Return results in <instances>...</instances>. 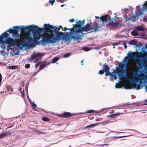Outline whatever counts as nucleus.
Segmentation results:
<instances>
[{
    "instance_id": "0e129e2a",
    "label": "nucleus",
    "mask_w": 147,
    "mask_h": 147,
    "mask_svg": "<svg viewBox=\"0 0 147 147\" xmlns=\"http://www.w3.org/2000/svg\"><path fill=\"white\" fill-rule=\"evenodd\" d=\"M139 6V5H138L136 7V9Z\"/></svg>"
},
{
    "instance_id": "58836bf2",
    "label": "nucleus",
    "mask_w": 147,
    "mask_h": 147,
    "mask_svg": "<svg viewBox=\"0 0 147 147\" xmlns=\"http://www.w3.org/2000/svg\"><path fill=\"white\" fill-rule=\"evenodd\" d=\"M21 44L23 46H25L26 44V42L24 41H22L21 42Z\"/></svg>"
},
{
    "instance_id": "774afa93",
    "label": "nucleus",
    "mask_w": 147,
    "mask_h": 147,
    "mask_svg": "<svg viewBox=\"0 0 147 147\" xmlns=\"http://www.w3.org/2000/svg\"><path fill=\"white\" fill-rule=\"evenodd\" d=\"M83 62V61H81V63H82Z\"/></svg>"
},
{
    "instance_id": "de8ad7c7",
    "label": "nucleus",
    "mask_w": 147,
    "mask_h": 147,
    "mask_svg": "<svg viewBox=\"0 0 147 147\" xmlns=\"http://www.w3.org/2000/svg\"><path fill=\"white\" fill-rule=\"evenodd\" d=\"M11 29H8L7 30V32H9V33H11ZM11 30H12V29H11Z\"/></svg>"
},
{
    "instance_id": "864d4df0",
    "label": "nucleus",
    "mask_w": 147,
    "mask_h": 147,
    "mask_svg": "<svg viewBox=\"0 0 147 147\" xmlns=\"http://www.w3.org/2000/svg\"><path fill=\"white\" fill-rule=\"evenodd\" d=\"M68 30L67 28L66 27L64 28V29L63 31H65Z\"/></svg>"
},
{
    "instance_id": "f03ea898",
    "label": "nucleus",
    "mask_w": 147,
    "mask_h": 147,
    "mask_svg": "<svg viewBox=\"0 0 147 147\" xmlns=\"http://www.w3.org/2000/svg\"><path fill=\"white\" fill-rule=\"evenodd\" d=\"M13 38L9 36L8 33L5 32L1 36L0 42H1L2 48L4 49H5L6 46L5 44H7V48H10L16 45L17 43V40L21 36L17 32H13L12 34Z\"/></svg>"
},
{
    "instance_id": "6e6552de",
    "label": "nucleus",
    "mask_w": 147,
    "mask_h": 147,
    "mask_svg": "<svg viewBox=\"0 0 147 147\" xmlns=\"http://www.w3.org/2000/svg\"><path fill=\"white\" fill-rule=\"evenodd\" d=\"M20 30L21 31H24L26 32H32V33L36 31L37 29L38 28L35 26L33 27L31 26H26V27H21Z\"/></svg>"
},
{
    "instance_id": "052dcab7",
    "label": "nucleus",
    "mask_w": 147,
    "mask_h": 147,
    "mask_svg": "<svg viewBox=\"0 0 147 147\" xmlns=\"http://www.w3.org/2000/svg\"><path fill=\"white\" fill-rule=\"evenodd\" d=\"M127 10V9H124V10L125 11L126 10Z\"/></svg>"
},
{
    "instance_id": "473e14b6",
    "label": "nucleus",
    "mask_w": 147,
    "mask_h": 147,
    "mask_svg": "<svg viewBox=\"0 0 147 147\" xmlns=\"http://www.w3.org/2000/svg\"><path fill=\"white\" fill-rule=\"evenodd\" d=\"M131 17H126L125 18V21L126 22H127V21H130V20H131Z\"/></svg>"
},
{
    "instance_id": "f3484780",
    "label": "nucleus",
    "mask_w": 147,
    "mask_h": 147,
    "mask_svg": "<svg viewBox=\"0 0 147 147\" xmlns=\"http://www.w3.org/2000/svg\"><path fill=\"white\" fill-rule=\"evenodd\" d=\"M142 51L143 53H146L147 54V45L145 44V47H142Z\"/></svg>"
},
{
    "instance_id": "c9c22d12",
    "label": "nucleus",
    "mask_w": 147,
    "mask_h": 147,
    "mask_svg": "<svg viewBox=\"0 0 147 147\" xmlns=\"http://www.w3.org/2000/svg\"><path fill=\"white\" fill-rule=\"evenodd\" d=\"M71 55V54L69 53H67L65 54L64 57L65 58H67L69 57Z\"/></svg>"
},
{
    "instance_id": "79ce46f5",
    "label": "nucleus",
    "mask_w": 147,
    "mask_h": 147,
    "mask_svg": "<svg viewBox=\"0 0 147 147\" xmlns=\"http://www.w3.org/2000/svg\"><path fill=\"white\" fill-rule=\"evenodd\" d=\"M74 21H75L74 19L72 18V19H70L69 20V22H74Z\"/></svg>"
},
{
    "instance_id": "4d7b16f0",
    "label": "nucleus",
    "mask_w": 147,
    "mask_h": 147,
    "mask_svg": "<svg viewBox=\"0 0 147 147\" xmlns=\"http://www.w3.org/2000/svg\"><path fill=\"white\" fill-rule=\"evenodd\" d=\"M114 45H117V43H115L114 44Z\"/></svg>"
},
{
    "instance_id": "a211bd4d",
    "label": "nucleus",
    "mask_w": 147,
    "mask_h": 147,
    "mask_svg": "<svg viewBox=\"0 0 147 147\" xmlns=\"http://www.w3.org/2000/svg\"><path fill=\"white\" fill-rule=\"evenodd\" d=\"M47 63L46 62H42L41 65H40L39 68V70L42 69L44 67H46V65Z\"/></svg>"
},
{
    "instance_id": "a878e982",
    "label": "nucleus",
    "mask_w": 147,
    "mask_h": 147,
    "mask_svg": "<svg viewBox=\"0 0 147 147\" xmlns=\"http://www.w3.org/2000/svg\"><path fill=\"white\" fill-rule=\"evenodd\" d=\"M58 60V57H55L52 60L51 63H56Z\"/></svg>"
},
{
    "instance_id": "c756f323",
    "label": "nucleus",
    "mask_w": 147,
    "mask_h": 147,
    "mask_svg": "<svg viewBox=\"0 0 147 147\" xmlns=\"http://www.w3.org/2000/svg\"><path fill=\"white\" fill-rule=\"evenodd\" d=\"M18 68V66L14 65L9 66V68L10 69H15Z\"/></svg>"
},
{
    "instance_id": "13d9d810",
    "label": "nucleus",
    "mask_w": 147,
    "mask_h": 147,
    "mask_svg": "<svg viewBox=\"0 0 147 147\" xmlns=\"http://www.w3.org/2000/svg\"><path fill=\"white\" fill-rule=\"evenodd\" d=\"M61 29L63 30L64 29H63V27L62 26V27H61Z\"/></svg>"
},
{
    "instance_id": "e2e57ef3",
    "label": "nucleus",
    "mask_w": 147,
    "mask_h": 147,
    "mask_svg": "<svg viewBox=\"0 0 147 147\" xmlns=\"http://www.w3.org/2000/svg\"><path fill=\"white\" fill-rule=\"evenodd\" d=\"M13 126V125H12V126H10V127H8V128H11V127H12Z\"/></svg>"
},
{
    "instance_id": "f257e3e1",
    "label": "nucleus",
    "mask_w": 147,
    "mask_h": 147,
    "mask_svg": "<svg viewBox=\"0 0 147 147\" xmlns=\"http://www.w3.org/2000/svg\"><path fill=\"white\" fill-rule=\"evenodd\" d=\"M44 28L51 30L53 29V31L46 30L45 32L47 35L42 37V43L48 42L49 43H55L61 40H65L66 41H68L69 38L67 37L64 33L56 30L57 27L55 26H53L49 24H45L44 25Z\"/></svg>"
},
{
    "instance_id": "338daca9",
    "label": "nucleus",
    "mask_w": 147,
    "mask_h": 147,
    "mask_svg": "<svg viewBox=\"0 0 147 147\" xmlns=\"http://www.w3.org/2000/svg\"><path fill=\"white\" fill-rule=\"evenodd\" d=\"M145 101L146 102H147V99Z\"/></svg>"
},
{
    "instance_id": "39448f33",
    "label": "nucleus",
    "mask_w": 147,
    "mask_h": 147,
    "mask_svg": "<svg viewBox=\"0 0 147 147\" xmlns=\"http://www.w3.org/2000/svg\"><path fill=\"white\" fill-rule=\"evenodd\" d=\"M42 31V29L40 28H38L37 29L36 32L32 33L33 37H31L29 35L27 37H26L25 35H23L21 36V38L24 40H27L28 43H29L30 42L32 41H33L34 43H31L30 44V46L32 47L34 46V44L37 45L39 43L38 40L42 37L41 33Z\"/></svg>"
},
{
    "instance_id": "20e7f679",
    "label": "nucleus",
    "mask_w": 147,
    "mask_h": 147,
    "mask_svg": "<svg viewBox=\"0 0 147 147\" xmlns=\"http://www.w3.org/2000/svg\"><path fill=\"white\" fill-rule=\"evenodd\" d=\"M92 27L90 26L89 24L88 23L84 27H79L78 28H69L68 30L70 31L69 34L71 37L73 39L78 40L81 38L82 32H88L91 30Z\"/></svg>"
},
{
    "instance_id": "37998d69",
    "label": "nucleus",
    "mask_w": 147,
    "mask_h": 147,
    "mask_svg": "<svg viewBox=\"0 0 147 147\" xmlns=\"http://www.w3.org/2000/svg\"><path fill=\"white\" fill-rule=\"evenodd\" d=\"M49 2L50 3L51 5H53V2L51 0H49Z\"/></svg>"
},
{
    "instance_id": "dca6fc26",
    "label": "nucleus",
    "mask_w": 147,
    "mask_h": 147,
    "mask_svg": "<svg viewBox=\"0 0 147 147\" xmlns=\"http://www.w3.org/2000/svg\"><path fill=\"white\" fill-rule=\"evenodd\" d=\"M21 26H14L13 28L12 29V30L13 32H18L19 31V29L20 30V28H21Z\"/></svg>"
},
{
    "instance_id": "49530a36",
    "label": "nucleus",
    "mask_w": 147,
    "mask_h": 147,
    "mask_svg": "<svg viewBox=\"0 0 147 147\" xmlns=\"http://www.w3.org/2000/svg\"><path fill=\"white\" fill-rule=\"evenodd\" d=\"M62 27L61 26H60L58 28H57V30L58 31H59L60 30V28Z\"/></svg>"
},
{
    "instance_id": "1a4fd4ad",
    "label": "nucleus",
    "mask_w": 147,
    "mask_h": 147,
    "mask_svg": "<svg viewBox=\"0 0 147 147\" xmlns=\"http://www.w3.org/2000/svg\"><path fill=\"white\" fill-rule=\"evenodd\" d=\"M95 18L98 19H100L99 22H102V25L105 26L104 22H106L108 21L111 20L113 21V18L111 19V17L109 15H107L104 16H102V17H99V16H95Z\"/></svg>"
},
{
    "instance_id": "603ef678",
    "label": "nucleus",
    "mask_w": 147,
    "mask_h": 147,
    "mask_svg": "<svg viewBox=\"0 0 147 147\" xmlns=\"http://www.w3.org/2000/svg\"><path fill=\"white\" fill-rule=\"evenodd\" d=\"M124 46L125 49L127 48V46L126 45L125 42L124 43Z\"/></svg>"
},
{
    "instance_id": "09e8293b",
    "label": "nucleus",
    "mask_w": 147,
    "mask_h": 147,
    "mask_svg": "<svg viewBox=\"0 0 147 147\" xmlns=\"http://www.w3.org/2000/svg\"><path fill=\"white\" fill-rule=\"evenodd\" d=\"M81 22H82V25H84V19L83 21H81Z\"/></svg>"
},
{
    "instance_id": "5fc2aeb1",
    "label": "nucleus",
    "mask_w": 147,
    "mask_h": 147,
    "mask_svg": "<svg viewBox=\"0 0 147 147\" xmlns=\"http://www.w3.org/2000/svg\"><path fill=\"white\" fill-rule=\"evenodd\" d=\"M116 88H121L120 87L118 86H116Z\"/></svg>"
},
{
    "instance_id": "cd10ccee",
    "label": "nucleus",
    "mask_w": 147,
    "mask_h": 147,
    "mask_svg": "<svg viewBox=\"0 0 147 147\" xmlns=\"http://www.w3.org/2000/svg\"><path fill=\"white\" fill-rule=\"evenodd\" d=\"M82 49L86 51H87L90 50V48L88 47H83L82 48Z\"/></svg>"
},
{
    "instance_id": "c03bdc74",
    "label": "nucleus",
    "mask_w": 147,
    "mask_h": 147,
    "mask_svg": "<svg viewBox=\"0 0 147 147\" xmlns=\"http://www.w3.org/2000/svg\"><path fill=\"white\" fill-rule=\"evenodd\" d=\"M32 105L34 107H37V105L35 103H32Z\"/></svg>"
},
{
    "instance_id": "f704fd0d",
    "label": "nucleus",
    "mask_w": 147,
    "mask_h": 147,
    "mask_svg": "<svg viewBox=\"0 0 147 147\" xmlns=\"http://www.w3.org/2000/svg\"><path fill=\"white\" fill-rule=\"evenodd\" d=\"M104 72L105 71L103 69L100 70L99 71L98 74L102 75L104 73Z\"/></svg>"
},
{
    "instance_id": "4be33fe9",
    "label": "nucleus",
    "mask_w": 147,
    "mask_h": 147,
    "mask_svg": "<svg viewBox=\"0 0 147 147\" xmlns=\"http://www.w3.org/2000/svg\"><path fill=\"white\" fill-rule=\"evenodd\" d=\"M99 26H96V27H92L91 28V30H93L95 32H97L98 30V28Z\"/></svg>"
},
{
    "instance_id": "4c0bfd02",
    "label": "nucleus",
    "mask_w": 147,
    "mask_h": 147,
    "mask_svg": "<svg viewBox=\"0 0 147 147\" xmlns=\"http://www.w3.org/2000/svg\"><path fill=\"white\" fill-rule=\"evenodd\" d=\"M30 67V64L28 63L26 64L25 65V67L26 68H28Z\"/></svg>"
},
{
    "instance_id": "b1692460",
    "label": "nucleus",
    "mask_w": 147,
    "mask_h": 147,
    "mask_svg": "<svg viewBox=\"0 0 147 147\" xmlns=\"http://www.w3.org/2000/svg\"><path fill=\"white\" fill-rule=\"evenodd\" d=\"M120 113H117L114 114H110L108 115L107 116L108 117H113L114 118V117L117 115L119 114Z\"/></svg>"
},
{
    "instance_id": "6ab92c4d",
    "label": "nucleus",
    "mask_w": 147,
    "mask_h": 147,
    "mask_svg": "<svg viewBox=\"0 0 147 147\" xmlns=\"http://www.w3.org/2000/svg\"><path fill=\"white\" fill-rule=\"evenodd\" d=\"M147 9V1H145V3L143 5L142 9H141L144 11L145 9L146 10Z\"/></svg>"
},
{
    "instance_id": "aec40b11",
    "label": "nucleus",
    "mask_w": 147,
    "mask_h": 147,
    "mask_svg": "<svg viewBox=\"0 0 147 147\" xmlns=\"http://www.w3.org/2000/svg\"><path fill=\"white\" fill-rule=\"evenodd\" d=\"M138 32L136 30H133L131 32V34L133 36H136L138 35Z\"/></svg>"
},
{
    "instance_id": "c85d7f7f",
    "label": "nucleus",
    "mask_w": 147,
    "mask_h": 147,
    "mask_svg": "<svg viewBox=\"0 0 147 147\" xmlns=\"http://www.w3.org/2000/svg\"><path fill=\"white\" fill-rule=\"evenodd\" d=\"M93 112H95L96 113H98L99 112L97 111H95L93 110H90L88 111L87 113H92Z\"/></svg>"
},
{
    "instance_id": "7ed1b4c3",
    "label": "nucleus",
    "mask_w": 147,
    "mask_h": 147,
    "mask_svg": "<svg viewBox=\"0 0 147 147\" xmlns=\"http://www.w3.org/2000/svg\"><path fill=\"white\" fill-rule=\"evenodd\" d=\"M119 68H117V69H114L113 72H111L109 71H108L105 72V75L106 76H110L111 78L114 73L117 74V75L119 77L120 80L122 81L124 78H126L127 80H130V81H134L135 79L133 78H129L125 72V69L123 68L125 65L122 63H118Z\"/></svg>"
},
{
    "instance_id": "a19ab883",
    "label": "nucleus",
    "mask_w": 147,
    "mask_h": 147,
    "mask_svg": "<svg viewBox=\"0 0 147 147\" xmlns=\"http://www.w3.org/2000/svg\"><path fill=\"white\" fill-rule=\"evenodd\" d=\"M109 123V121H106L102 123H103L104 125H105L108 124Z\"/></svg>"
},
{
    "instance_id": "7c9ffc66",
    "label": "nucleus",
    "mask_w": 147,
    "mask_h": 147,
    "mask_svg": "<svg viewBox=\"0 0 147 147\" xmlns=\"http://www.w3.org/2000/svg\"><path fill=\"white\" fill-rule=\"evenodd\" d=\"M136 43V41L135 40H131L129 43L130 44L135 45Z\"/></svg>"
},
{
    "instance_id": "72a5a7b5",
    "label": "nucleus",
    "mask_w": 147,
    "mask_h": 147,
    "mask_svg": "<svg viewBox=\"0 0 147 147\" xmlns=\"http://www.w3.org/2000/svg\"><path fill=\"white\" fill-rule=\"evenodd\" d=\"M117 74L114 73L111 78H113L115 80H116L117 78L116 76V75Z\"/></svg>"
},
{
    "instance_id": "2eb2a0df",
    "label": "nucleus",
    "mask_w": 147,
    "mask_h": 147,
    "mask_svg": "<svg viewBox=\"0 0 147 147\" xmlns=\"http://www.w3.org/2000/svg\"><path fill=\"white\" fill-rule=\"evenodd\" d=\"M41 55V54L39 53H37L36 54L33 55L31 56V59L32 60H34L37 57H39Z\"/></svg>"
},
{
    "instance_id": "393cba45",
    "label": "nucleus",
    "mask_w": 147,
    "mask_h": 147,
    "mask_svg": "<svg viewBox=\"0 0 147 147\" xmlns=\"http://www.w3.org/2000/svg\"><path fill=\"white\" fill-rule=\"evenodd\" d=\"M8 136V134L6 133H4L3 134H0V139H2L3 138L7 136Z\"/></svg>"
},
{
    "instance_id": "bf43d9fd",
    "label": "nucleus",
    "mask_w": 147,
    "mask_h": 147,
    "mask_svg": "<svg viewBox=\"0 0 147 147\" xmlns=\"http://www.w3.org/2000/svg\"><path fill=\"white\" fill-rule=\"evenodd\" d=\"M143 20L144 21H145V18H143Z\"/></svg>"
},
{
    "instance_id": "9d476101",
    "label": "nucleus",
    "mask_w": 147,
    "mask_h": 147,
    "mask_svg": "<svg viewBox=\"0 0 147 147\" xmlns=\"http://www.w3.org/2000/svg\"><path fill=\"white\" fill-rule=\"evenodd\" d=\"M127 56L128 57H125L124 58V60H123V61L122 62V63H123L124 62H125V66H126V64L128 63L129 59H132L135 58L140 59L142 58V57L138 56L136 54H133L131 52H130V53L128 54Z\"/></svg>"
},
{
    "instance_id": "2f4dec72",
    "label": "nucleus",
    "mask_w": 147,
    "mask_h": 147,
    "mask_svg": "<svg viewBox=\"0 0 147 147\" xmlns=\"http://www.w3.org/2000/svg\"><path fill=\"white\" fill-rule=\"evenodd\" d=\"M42 120L44 121H47L49 120V119L47 117H42Z\"/></svg>"
},
{
    "instance_id": "e433bc0d",
    "label": "nucleus",
    "mask_w": 147,
    "mask_h": 147,
    "mask_svg": "<svg viewBox=\"0 0 147 147\" xmlns=\"http://www.w3.org/2000/svg\"><path fill=\"white\" fill-rule=\"evenodd\" d=\"M38 132V135H39L42 134H46V132H44L40 131H39Z\"/></svg>"
},
{
    "instance_id": "ea45409f",
    "label": "nucleus",
    "mask_w": 147,
    "mask_h": 147,
    "mask_svg": "<svg viewBox=\"0 0 147 147\" xmlns=\"http://www.w3.org/2000/svg\"><path fill=\"white\" fill-rule=\"evenodd\" d=\"M56 1L58 2H60L61 3H63L65 2V1H67V0H56Z\"/></svg>"
},
{
    "instance_id": "5701e85b",
    "label": "nucleus",
    "mask_w": 147,
    "mask_h": 147,
    "mask_svg": "<svg viewBox=\"0 0 147 147\" xmlns=\"http://www.w3.org/2000/svg\"><path fill=\"white\" fill-rule=\"evenodd\" d=\"M136 30L138 31H144V29L141 26H137L136 27Z\"/></svg>"
},
{
    "instance_id": "f8f14e48",
    "label": "nucleus",
    "mask_w": 147,
    "mask_h": 147,
    "mask_svg": "<svg viewBox=\"0 0 147 147\" xmlns=\"http://www.w3.org/2000/svg\"><path fill=\"white\" fill-rule=\"evenodd\" d=\"M118 18H116V17L115 16V21H116V22H111L107 24V26H114L115 27L118 25V24L117 23V20H118Z\"/></svg>"
},
{
    "instance_id": "a18cd8bd",
    "label": "nucleus",
    "mask_w": 147,
    "mask_h": 147,
    "mask_svg": "<svg viewBox=\"0 0 147 147\" xmlns=\"http://www.w3.org/2000/svg\"><path fill=\"white\" fill-rule=\"evenodd\" d=\"M39 71V69H38L37 72H34V74H33V75H34V76H35V75H36L37 74V73H38Z\"/></svg>"
},
{
    "instance_id": "423d86ee",
    "label": "nucleus",
    "mask_w": 147,
    "mask_h": 147,
    "mask_svg": "<svg viewBox=\"0 0 147 147\" xmlns=\"http://www.w3.org/2000/svg\"><path fill=\"white\" fill-rule=\"evenodd\" d=\"M134 74L133 77L132 78H135V80L134 81H131L132 83L130 84L131 87L128 88L130 89L131 88L132 89H140V86L139 84H138L137 86L134 84L133 82H138V80H136V78H139L140 80L139 81V83L140 84H141L142 83V80H144L147 83L146 86V88H147V75H146L145 76H141L140 74L138 73L137 72L134 71L133 73Z\"/></svg>"
},
{
    "instance_id": "8fccbe9b",
    "label": "nucleus",
    "mask_w": 147,
    "mask_h": 147,
    "mask_svg": "<svg viewBox=\"0 0 147 147\" xmlns=\"http://www.w3.org/2000/svg\"><path fill=\"white\" fill-rule=\"evenodd\" d=\"M39 131H38L37 130V129H35V130H34V131L37 134H38V132Z\"/></svg>"
},
{
    "instance_id": "4468645a",
    "label": "nucleus",
    "mask_w": 147,
    "mask_h": 147,
    "mask_svg": "<svg viewBox=\"0 0 147 147\" xmlns=\"http://www.w3.org/2000/svg\"><path fill=\"white\" fill-rule=\"evenodd\" d=\"M102 67L103 68V70L105 72L110 70V67L107 63H105L104 64H103Z\"/></svg>"
},
{
    "instance_id": "0eeeda50",
    "label": "nucleus",
    "mask_w": 147,
    "mask_h": 147,
    "mask_svg": "<svg viewBox=\"0 0 147 147\" xmlns=\"http://www.w3.org/2000/svg\"><path fill=\"white\" fill-rule=\"evenodd\" d=\"M142 59L139 61H136V63L138 65V67L140 69L144 67V69L147 68V57L143 56Z\"/></svg>"
},
{
    "instance_id": "3c124183",
    "label": "nucleus",
    "mask_w": 147,
    "mask_h": 147,
    "mask_svg": "<svg viewBox=\"0 0 147 147\" xmlns=\"http://www.w3.org/2000/svg\"><path fill=\"white\" fill-rule=\"evenodd\" d=\"M6 88L7 90L9 91V89H10V88L9 86H7L6 87Z\"/></svg>"
},
{
    "instance_id": "680f3d73",
    "label": "nucleus",
    "mask_w": 147,
    "mask_h": 147,
    "mask_svg": "<svg viewBox=\"0 0 147 147\" xmlns=\"http://www.w3.org/2000/svg\"><path fill=\"white\" fill-rule=\"evenodd\" d=\"M52 1H53V2L54 3V2L55 1V0H52Z\"/></svg>"
},
{
    "instance_id": "412c9836",
    "label": "nucleus",
    "mask_w": 147,
    "mask_h": 147,
    "mask_svg": "<svg viewBox=\"0 0 147 147\" xmlns=\"http://www.w3.org/2000/svg\"><path fill=\"white\" fill-rule=\"evenodd\" d=\"M98 125V124L97 123L90 124V125H87L85 127V128L87 129V128H91L94 127L96 125Z\"/></svg>"
},
{
    "instance_id": "bb28decb",
    "label": "nucleus",
    "mask_w": 147,
    "mask_h": 147,
    "mask_svg": "<svg viewBox=\"0 0 147 147\" xmlns=\"http://www.w3.org/2000/svg\"><path fill=\"white\" fill-rule=\"evenodd\" d=\"M77 24L79 27H82V26H83V25H82V22H81V20H79L77 22H76Z\"/></svg>"
},
{
    "instance_id": "6e6d98bb",
    "label": "nucleus",
    "mask_w": 147,
    "mask_h": 147,
    "mask_svg": "<svg viewBox=\"0 0 147 147\" xmlns=\"http://www.w3.org/2000/svg\"><path fill=\"white\" fill-rule=\"evenodd\" d=\"M24 90H23V91L22 94V95H24Z\"/></svg>"
},
{
    "instance_id": "ddd939ff",
    "label": "nucleus",
    "mask_w": 147,
    "mask_h": 147,
    "mask_svg": "<svg viewBox=\"0 0 147 147\" xmlns=\"http://www.w3.org/2000/svg\"><path fill=\"white\" fill-rule=\"evenodd\" d=\"M59 116L63 117H71L72 115V114L69 112H64L63 114L59 115Z\"/></svg>"
},
{
    "instance_id": "69168bd1",
    "label": "nucleus",
    "mask_w": 147,
    "mask_h": 147,
    "mask_svg": "<svg viewBox=\"0 0 147 147\" xmlns=\"http://www.w3.org/2000/svg\"><path fill=\"white\" fill-rule=\"evenodd\" d=\"M144 105H147V104H144Z\"/></svg>"
},
{
    "instance_id": "9b49d317",
    "label": "nucleus",
    "mask_w": 147,
    "mask_h": 147,
    "mask_svg": "<svg viewBox=\"0 0 147 147\" xmlns=\"http://www.w3.org/2000/svg\"><path fill=\"white\" fill-rule=\"evenodd\" d=\"M136 9L137 11V12L134 15L131 17V21L133 22H134L137 20L139 18V16L142 15L143 13L142 10H141V9Z\"/></svg>"
}]
</instances>
